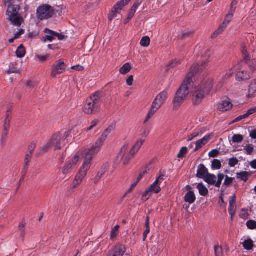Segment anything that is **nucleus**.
<instances>
[{"label":"nucleus","instance_id":"1","mask_svg":"<svg viewBox=\"0 0 256 256\" xmlns=\"http://www.w3.org/2000/svg\"><path fill=\"white\" fill-rule=\"evenodd\" d=\"M210 60H206L200 66L198 64H194L190 68V72L186 76L182 85L180 87L173 100V108L177 110L182 104L189 94L188 84L193 82L192 78L197 76L205 68Z\"/></svg>","mask_w":256,"mask_h":256},{"label":"nucleus","instance_id":"2","mask_svg":"<svg viewBox=\"0 0 256 256\" xmlns=\"http://www.w3.org/2000/svg\"><path fill=\"white\" fill-rule=\"evenodd\" d=\"M212 86L213 80L211 79L206 80L204 82L199 86L193 96L192 102L194 104L196 105L200 104L204 96L210 93Z\"/></svg>","mask_w":256,"mask_h":256},{"label":"nucleus","instance_id":"3","mask_svg":"<svg viewBox=\"0 0 256 256\" xmlns=\"http://www.w3.org/2000/svg\"><path fill=\"white\" fill-rule=\"evenodd\" d=\"M168 92L164 90L156 97L146 115L144 124H146L164 104L168 98Z\"/></svg>","mask_w":256,"mask_h":256},{"label":"nucleus","instance_id":"4","mask_svg":"<svg viewBox=\"0 0 256 256\" xmlns=\"http://www.w3.org/2000/svg\"><path fill=\"white\" fill-rule=\"evenodd\" d=\"M102 146L100 144H98V142H96L94 144L86 148L84 150L82 154L84 156L85 161L82 166L86 168V169H90L91 166V162L94 157L98 153Z\"/></svg>","mask_w":256,"mask_h":256},{"label":"nucleus","instance_id":"5","mask_svg":"<svg viewBox=\"0 0 256 256\" xmlns=\"http://www.w3.org/2000/svg\"><path fill=\"white\" fill-rule=\"evenodd\" d=\"M20 8L18 4H11L8 6L6 11V14L10 20L14 25L18 26H20L23 22L22 18L18 14Z\"/></svg>","mask_w":256,"mask_h":256},{"label":"nucleus","instance_id":"6","mask_svg":"<svg viewBox=\"0 0 256 256\" xmlns=\"http://www.w3.org/2000/svg\"><path fill=\"white\" fill-rule=\"evenodd\" d=\"M54 14L53 8L48 4H43L40 6L36 10L38 19L44 20L51 18Z\"/></svg>","mask_w":256,"mask_h":256},{"label":"nucleus","instance_id":"7","mask_svg":"<svg viewBox=\"0 0 256 256\" xmlns=\"http://www.w3.org/2000/svg\"><path fill=\"white\" fill-rule=\"evenodd\" d=\"M100 107V100L90 98L87 100L84 107V112L87 114H94L98 111Z\"/></svg>","mask_w":256,"mask_h":256},{"label":"nucleus","instance_id":"8","mask_svg":"<svg viewBox=\"0 0 256 256\" xmlns=\"http://www.w3.org/2000/svg\"><path fill=\"white\" fill-rule=\"evenodd\" d=\"M132 0H122L116 2L108 14V20L112 21L120 14L124 6L128 4Z\"/></svg>","mask_w":256,"mask_h":256},{"label":"nucleus","instance_id":"9","mask_svg":"<svg viewBox=\"0 0 256 256\" xmlns=\"http://www.w3.org/2000/svg\"><path fill=\"white\" fill-rule=\"evenodd\" d=\"M66 69V64L62 60H60L56 62L52 66L51 76L56 78L58 74H60Z\"/></svg>","mask_w":256,"mask_h":256},{"label":"nucleus","instance_id":"10","mask_svg":"<svg viewBox=\"0 0 256 256\" xmlns=\"http://www.w3.org/2000/svg\"><path fill=\"white\" fill-rule=\"evenodd\" d=\"M79 160V156L75 155L72 159L66 163L65 165L62 168V173L66 175L70 172Z\"/></svg>","mask_w":256,"mask_h":256},{"label":"nucleus","instance_id":"11","mask_svg":"<svg viewBox=\"0 0 256 256\" xmlns=\"http://www.w3.org/2000/svg\"><path fill=\"white\" fill-rule=\"evenodd\" d=\"M88 170L89 169H86L84 166H82L78 173L75 176V178L71 186L72 188H76L81 184L83 178L86 175L87 172Z\"/></svg>","mask_w":256,"mask_h":256},{"label":"nucleus","instance_id":"12","mask_svg":"<svg viewBox=\"0 0 256 256\" xmlns=\"http://www.w3.org/2000/svg\"><path fill=\"white\" fill-rule=\"evenodd\" d=\"M64 141L62 138V136H60V132H56L53 134L50 142L54 148V150H60L62 148V146L64 144Z\"/></svg>","mask_w":256,"mask_h":256},{"label":"nucleus","instance_id":"13","mask_svg":"<svg viewBox=\"0 0 256 256\" xmlns=\"http://www.w3.org/2000/svg\"><path fill=\"white\" fill-rule=\"evenodd\" d=\"M125 252L124 246L118 244L108 251V256H123Z\"/></svg>","mask_w":256,"mask_h":256},{"label":"nucleus","instance_id":"14","mask_svg":"<svg viewBox=\"0 0 256 256\" xmlns=\"http://www.w3.org/2000/svg\"><path fill=\"white\" fill-rule=\"evenodd\" d=\"M164 174H161L157 178L155 182L148 188L149 190L156 194H158L160 192L161 188L158 186V184L164 180Z\"/></svg>","mask_w":256,"mask_h":256},{"label":"nucleus","instance_id":"15","mask_svg":"<svg viewBox=\"0 0 256 256\" xmlns=\"http://www.w3.org/2000/svg\"><path fill=\"white\" fill-rule=\"evenodd\" d=\"M114 129V126H110L103 132L102 135L98 140L96 141L98 142V144H100L102 146L103 145L104 142L106 140L108 136L112 132Z\"/></svg>","mask_w":256,"mask_h":256},{"label":"nucleus","instance_id":"16","mask_svg":"<svg viewBox=\"0 0 256 256\" xmlns=\"http://www.w3.org/2000/svg\"><path fill=\"white\" fill-rule=\"evenodd\" d=\"M209 174L208 168L204 164H201L198 166L196 174L198 178L204 180Z\"/></svg>","mask_w":256,"mask_h":256},{"label":"nucleus","instance_id":"17","mask_svg":"<svg viewBox=\"0 0 256 256\" xmlns=\"http://www.w3.org/2000/svg\"><path fill=\"white\" fill-rule=\"evenodd\" d=\"M236 196L235 194H234L232 196L230 200V204L228 206V212L230 214L231 216V218L232 219V216L234 214L236 210Z\"/></svg>","mask_w":256,"mask_h":256},{"label":"nucleus","instance_id":"18","mask_svg":"<svg viewBox=\"0 0 256 256\" xmlns=\"http://www.w3.org/2000/svg\"><path fill=\"white\" fill-rule=\"evenodd\" d=\"M232 107L231 102L228 100H223L218 106V110L222 112L230 110Z\"/></svg>","mask_w":256,"mask_h":256},{"label":"nucleus","instance_id":"19","mask_svg":"<svg viewBox=\"0 0 256 256\" xmlns=\"http://www.w3.org/2000/svg\"><path fill=\"white\" fill-rule=\"evenodd\" d=\"M212 135L208 134L204 136L202 139L198 140L196 143L195 151L198 150L206 144L210 140Z\"/></svg>","mask_w":256,"mask_h":256},{"label":"nucleus","instance_id":"20","mask_svg":"<svg viewBox=\"0 0 256 256\" xmlns=\"http://www.w3.org/2000/svg\"><path fill=\"white\" fill-rule=\"evenodd\" d=\"M250 78L249 74L245 71L239 72L236 74V80L238 82L248 80Z\"/></svg>","mask_w":256,"mask_h":256},{"label":"nucleus","instance_id":"21","mask_svg":"<svg viewBox=\"0 0 256 256\" xmlns=\"http://www.w3.org/2000/svg\"><path fill=\"white\" fill-rule=\"evenodd\" d=\"M196 200L195 194L193 191H188L184 197V200L189 204H193Z\"/></svg>","mask_w":256,"mask_h":256},{"label":"nucleus","instance_id":"22","mask_svg":"<svg viewBox=\"0 0 256 256\" xmlns=\"http://www.w3.org/2000/svg\"><path fill=\"white\" fill-rule=\"evenodd\" d=\"M236 2L234 3V2H232V3L231 4L232 8L230 9L228 14L226 16L224 20L222 22V24H226V28L227 27L228 24L232 20V18L233 17L234 12V10L232 9V8L234 6H236Z\"/></svg>","mask_w":256,"mask_h":256},{"label":"nucleus","instance_id":"23","mask_svg":"<svg viewBox=\"0 0 256 256\" xmlns=\"http://www.w3.org/2000/svg\"><path fill=\"white\" fill-rule=\"evenodd\" d=\"M216 178L215 175L211 174H207L206 178L204 180L206 182L210 185L214 186L216 183Z\"/></svg>","mask_w":256,"mask_h":256},{"label":"nucleus","instance_id":"24","mask_svg":"<svg viewBox=\"0 0 256 256\" xmlns=\"http://www.w3.org/2000/svg\"><path fill=\"white\" fill-rule=\"evenodd\" d=\"M128 148V144H126L122 148L119 154L117 156V160L121 161L124 159Z\"/></svg>","mask_w":256,"mask_h":256},{"label":"nucleus","instance_id":"25","mask_svg":"<svg viewBox=\"0 0 256 256\" xmlns=\"http://www.w3.org/2000/svg\"><path fill=\"white\" fill-rule=\"evenodd\" d=\"M250 176V174L246 171L241 172L236 174V178L246 182Z\"/></svg>","mask_w":256,"mask_h":256},{"label":"nucleus","instance_id":"26","mask_svg":"<svg viewBox=\"0 0 256 256\" xmlns=\"http://www.w3.org/2000/svg\"><path fill=\"white\" fill-rule=\"evenodd\" d=\"M144 142V139L140 138L134 144V146H132L130 150H132V152L136 154L138 152L140 148L142 146Z\"/></svg>","mask_w":256,"mask_h":256},{"label":"nucleus","instance_id":"27","mask_svg":"<svg viewBox=\"0 0 256 256\" xmlns=\"http://www.w3.org/2000/svg\"><path fill=\"white\" fill-rule=\"evenodd\" d=\"M52 146V145L50 142L46 145L40 148L38 151L36 152V154L37 156H39L42 154L48 152V150Z\"/></svg>","mask_w":256,"mask_h":256},{"label":"nucleus","instance_id":"28","mask_svg":"<svg viewBox=\"0 0 256 256\" xmlns=\"http://www.w3.org/2000/svg\"><path fill=\"white\" fill-rule=\"evenodd\" d=\"M197 188L199 191L200 195L204 196L208 194V190L202 183H199L197 186Z\"/></svg>","mask_w":256,"mask_h":256},{"label":"nucleus","instance_id":"29","mask_svg":"<svg viewBox=\"0 0 256 256\" xmlns=\"http://www.w3.org/2000/svg\"><path fill=\"white\" fill-rule=\"evenodd\" d=\"M141 3H142V2H136L134 4V5L132 7L130 10L128 14V16L127 18L128 20H130L134 16V14L136 12L137 8L141 4Z\"/></svg>","mask_w":256,"mask_h":256},{"label":"nucleus","instance_id":"30","mask_svg":"<svg viewBox=\"0 0 256 256\" xmlns=\"http://www.w3.org/2000/svg\"><path fill=\"white\" fill-rule=\"evenodd\" d=\"M226 28V24H220L218 29L212 34L211 36L212 38L214 39L216 38L219 34H221L224 31Z\"/></svg>","mask_w":256,"mask_h":256},{"label":"nucleus","instance_id":"31","mask_svg":"<svg viewBox=\"0 0 256 256\" xmlns=\"http://www.w3.org/2000/svg\"><path fill=\"white\" fill-rule=\"evenodd\" d=\"M242 244L244 248L248 250H252L254 246L253 241L251 239L245 240Z\"/></svg>","mask_w":256,"mask_h":256},{"label":"nucleus","instance_id":"32","mask_svg":"<svg viewBox=\"0 0 256 256\" xmlns=\"http://www.w3.org/2000/svg\"><path fill=\"white\" fill-rule=\"evenodd\" d=\"M52 30H50L48 28H46L44 32L47 34L46 35L44 38V42L46 40L49 42H52L55 38V35L54 34L50 32Z\"/></svg>","mask_w":256,"mask_h":256},{"label":"nucleus","instance_id":"33","mask_svg":"<svg viewBox=\"0 0 256 256\" xmlns=\"http://www.w3.org/2000/svg\"><path fill=\"white\" fill-rule=\"evenodd\" d=\"M256 92V80L252 82L249 86L248 96L252 97Z\"/></svg>","mask_w":256,"mask_h":256},{"label":"nucleus","instance_id":"34","mask_svg":"<svg viewBox=\"0 0 256 256\" xmlns=\"http://www.w3.org/2000/svg\"><path fill=\"white\" fill-rule=\"evenodd\" d=\"M16 54L18 58H23L26 54V50L22 44H20L16 51Z\"/></svg>","mask_w":256,"mask_h":256},{"label":"nucleus","instance_id":"35","mask_svg":"<svg viewBox=\"0 0 256 256\" xmlns=\"http://www.w3.org/2000/svg\"><path fill=\"white\" fill-rule=\"evenodd\" d=\"M131 68L130 64L129 63H126L120 68L119 71L120 74H125L128 73L130 70Z\"/></svg>","mask_w":256,"mask_h":256},{"label":"nucleus","instance_id":"36","mask_svg":"<svg viewBox=\"0 0 256 256\" xmlns=\"http://www.w3.org/2000/svg\"><path fill=\"white\" fill-rule=\"evenodd\" d=\"M135 154H134L132 150H130L128 154L125 157L124 160V165H127L129 163L130 161L134 157Z\"/></svg>","mask_w":256,"mask_h":256},{"label":"nucleus","instance_id":"37","mask_svg":"<svg viewBox=\"0 0 256 256\" xmlns=\"http://www.w3.org/2000/svg\"><path fill=\"white\" fill-rule=\"evenodd\" d=\"M25 224L23 222L20 223L19 226H18V230L20 232V238H21L22 241H24V234H25Z\"/></svg>","mask_w":256,"mask_h":256},{"label":"nucleus","instance_id":"38","mask_svg":"<svg viewBox=\"0 0 256 256\" xmlns=\"http://www.w3.org/2000/svg\"><path fill=\"white\" fill-rule=\"evenodd\" d=\"M150 38L148 36H145L142 38L140 44L144 47H148L150 44Z\"/></svg>","mask_w":256,"mask_h":256},{"label":"nucleus","instance_id":"39","mask_svg":"<svg viewBox=\"0 0 256 256\" xmlns=\"http://www.w3.org/2000/svg\"><path fill=\"white\" fill-rule=\"evenodd\" d=\"M221 167L222 164L220 160L214 159L212 161V169L219 170Z\"/></svg>","mask_w":256,"mask_h":256},{"label":"nucleus","instance_id":"40","mask_svg":"<svg viewBox=\"0 0 256 256\" xmlns=\"http://www.w3.org/2000/svg\"><path fill=\"white\" fill-rule=\"evenodd\" d=\"M244 140V137L241 134H234L232 138V141L234 142L240 143Z\"/></svg>","mask_w":256,"mask_h":256},{"label":"nucleus","instance_id":"41","mask_svg":"<svg viewBox=\"0 0 256 256\" xmlns=\"http://www.w3.org/2000/svg\"><path fill=\"white\" fill-rule=\"evenodd\" d=\"M187 153H188V148L186 147H182L180 149L178 154V158H183L185 157V156H186Z\"/></svg>","mask_w":256,"mask_h":256},{"label":"nucleus","instance_id":"42","mask_svg":"<svg viewBox=\"0 0 256 256\" xmlns=\"http://www.w3.org/2000/svg\"><path fill=\"white\" fill-rule=\"evenodd\" d=\"M246 226L250 230L256 228V222L254 220H249L246 222Z\"/></svg>","mask_w":256,"mask_h":256},{"label":"nucleus","instance_id":"43","mask_svg":"<svg viewBox=\"0 0 256 256\" xmlns=\"http://www.w3.org/2000/svg\"><path fill=\"white\" fill-rule=\"evenodd\" d=\"M224 178V175L223 174H219L218 175V180L216 181V187L220 188L222 180Z\"/></svg>","mask_w":256,"mask_h":256},{"label":"nucleus","instance_id":"44","mask_svg":"<svg viewBox=\"0 0 256 256\" xmlns=\"http://www.w3.org/2000/svg\"><path fill=\"white\" fill-rule=\"evenodd\" d=\"M109 167V164L108 163L104 164L101 167L100 170L98 171V172L100 174V175H104L105 172L108 170Z\"/></svg>","mask_w":256,"mask_h":256},{"label":"nucleus","instance_id":"45","mask_svg":"<svg viewBox=\"0 0 256 256\" xmlns=\"http://www.w3.org/2000/svg\"><path fill=\"white\" fill-rule=\"evenodd\" d=\"M36 143L35 142H32L30 144L28 148V152L33 154L36 148Z\"/></svg>","mask_w":256,"mask_h":256},{"label":"nucleus","instance_id":"46","mask_svg":"<svg viewBox=\"0 0 256 256\" xmlns=\"http://www.w3.org/2000/svg\"><path fill=\"white\" fill-rule=\"evenodd\" d=\"M244 150H246L247 154L250 155L253 152L254 148L252 144H247L244 147Z\"/></svg>","mask_w":256,"mask_h":256},{"label":"nucleus","instance_id":"47","mask_svg":"<svg viewBox=\"0 0 256 256\" xmlns=\"http://www.w3.org/2000/svg\"><path fill=\"white\" fill-rule=\"evenodd\" d=\"M234 74V71L233 68H230L223 77L222 80L224 81V80L229 79Z\"/></svg>","mask_w":256,"mask_h":256},{"label":"nucleus","instance_id":"48","mask_svg":"<svg viewBox=\"0 0 256 256\" xmlns=\"http://www.w3.org/2000/svg\"><path fill=\"white\" fill-rule=\"evenodd\" d=\"M214 252L216 256H222V250L221 246H215Z\"/></svg>","mask_w":256,"mask_h":256},{"label":"nucleus","instance_id":"49","mask_svg":"<svg viewBox=\"0 0 256 256\" xmlns=\"http://www.w3.org/2000/svg\"><path fill=\"white\" fill-rule=\"evenodd\" d=\"M119 228H120V226L118 225H116V226H115L114 227V228H112V230L111 232V235H110L111 238H114L117 236Z\"/></svg>","mask_w":256,"mask_h":256},{"label":"nucleus","instance_id":"50","mask_svg":"<svg viewBox=\"0 0 256 256\" xmlns=\"http://www.w3.org/2000/svg\"><path fill=\"white\" fill-rule=\"evenodd\" d=\"M238 162V160L236 158H232L229 160L228 164L230 167L235 166Z\"/></svg>","mask_w":256,"mask_h":256},{"label":"nucleus","instance_id":"51","mask_svg":"<svg viewBox=\"0 0 256 256\" xmlns=\"http://www.w3.org/2000/svg\"><path fill=\"white\" fill-rule=\"evenodd\" d=\"M20 70L18 69V68H15V67H10L7 70V73L8 74H12L13 73L20 74Z\"/></svg>","mask_w":256,"mask_h":256},{"label":"nucleus","instance_id":"52","mask_svg":"<svg viewBox=\"0 0 256 256\" xmlns=\"http://www.w3.org/2000/svg\"><path fill=\"white\" fill-rule=\"evenodd\" d=\"M99 122H100V121L98 120H92L91 122L90 126L88 128H87L86 131L88 132V131L91 130L94 128L96 126L99 124Z\"/></svg>","mask_w":256,"mask_h":256},{"label":"nucleus","instance_id":"53","mask_svg":"<svg viewBox=\"0 0 256 256\" xmlns=\"http://www.w3.org/2000/svg\"><path fill=\"white\" fill-rule=\"evenodd\" d=\"M220 154V152L216 149L212 150L209 153V156L211 158H216Z\"/></svg>","mask_w":256,"mask_h":256},{"label":"nucleus","instance_id":"54","mask_svg":"<svg viewBox=\"0 0 256 256\" xmlns=\"http://www.w3.org/2000/svg\"><path fill=\"white\" fill-rule=\"evenodd\" d=\"M234 178H230L228 176H226V178L224 183V185L225 186H229L233 182Z\"/></svg>","mask_w":256,"mask_h":256},{"label":"nucleus","instance_id":"55","mask_svg":"<svg viewBox=\"0 0 256 256\" xmlns=\"http://www.w3.org/2000/svg\"><path fill=\"white\" fill-rule=\"evenodd\" d=\"M50 32H52V34H54L55 35V37H57L58 38V39L60 40H64L66 38V36L64 35L58 34L54 31H50Z\"/></svg>","mask_w":256,"mask_h":256},{"label":"nucleus","instance_id":"56","mask_svg":"<svg viewBox=\"0 0 256 256\" xmlns=\"http://www.w3.org/2000/svg\"><path fill=\"white\" fill-rule=\"evenodd\" d=\"M255 112H256V107H252L250 108L246 114L248 117Z\"/></svg>","mask_w":256,"mask_h":256},{"label":"nucleus","instance_id":"57","mask_svg":"<svg viewBox=\"0 0 256 256\" xmlns=\"http://www.w3.org/2000/svg\"><path fill=\"white\" fill-rule=\"evenodd\" d=\"M248 118V116H246V114L240 116L238 117H237L234 120L233 122H239L243 119L246 118Z\"/></svg>","mask_w":256,"mask_h":256},{"label":"nucleus","instance_id":"58","mask_svg":"<svg viewBox=\"0 0 256 256\" xmlns=\"http://www.w3.org/2000/svg\"><path fill=\"white\" fill-rule=\"evenodd\" d=\"M134 81V76H130L126 79V84L128 86H131L132 85Z\"/></svg>","mask_w":256,"mask_h":256},{"label":"nucleus","instance_id":"59","mask_svg":"<svg viewBox=\"0 0 256 256\" xmlns=\"http://www.w3.org/2000/svg\"><path fill=\"white\" fill-rule=\"evenodd\" d=\"M60 136H62V138L64 140V142L66 139L69 136V135L70 134V132L66 131L64 134H62V132H60Z\"/></svg>","mask_w":256,"mask_h":256},{"label":"nucleus","instance_id":"60","mask_svg":"<svg viewBox=\"0 0 256 256\" xmlns=\"http://www.w3.org/2000/svg\"><path fill=\"white\" fill-rule=\"evenodd\" d=\"M24 33V30H20L18 32H17L14 36V38L15 39L18 38L21 35H22Z\"/></svg>","mask_w":256,"mask_h":256},{"label":"nucleus","instance_id":"61","mask_svg":"<svg viewBox=\"0 0 256 256\" xmlns=\"http://www.w3.org/2000/svg\"><path fill=\"white\" fill-rule=\"evenodd\" d=\"M147 172H148L147 170H144L143 172H141L140 174H139V176H138V178H137V179H136L137 182H138L140 181V180L146 174V173H147Z\"/></svg>","mask_w":256,"mask_h":256},{"label":"nucleus","instance_id":"62","mask_svg":"<svg viewBox=\"0 0 256 256\" xmlns=\"http://www.w3.org/2000/svg\"><path fill=\"white\" fill-rule=\"evenodd\" d=\"M198 133L194 132L193 134H191L190 136H188V141L192 140L194 138L198 136Z\"/></svg>","mask_w":256,"mask_h":256},{"label":"nucleus","instance_id":"63","mask_svg":"<svg viewBox=\"0 0 256 256\" xmlns=\"http://www.w3.org/2000/svg\"><path fill=\"white\" fill-rule=\"evenodd\" d=\"M48 55L46 56H38V58L41 61V62H45L47 58H48Z\"/></svg>","mask_w":256,"mask_h":256},{"label":"nucleus","instance_id":"64","mask_svg":"<svg viewBox=\"0 0 256 256\" xmlns=\"http://www.w3.org/2000/svg\"><path fill=\"white\" fill-rule=\"evenodd\" d=\"M180 64V61L178 60H175L173 62H172L169 65V66L170 68H174L177 65Z\"/></svg>","mask_w":256,"mask_h":256}]
</instances>
